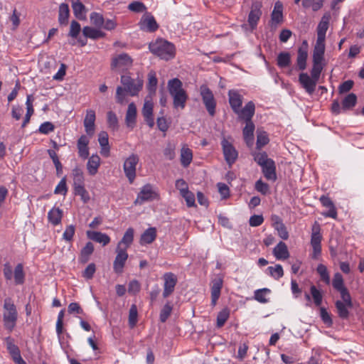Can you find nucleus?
Here are the masks:
<instances>
[{"label": "nucleus", "mask_w": 364, "mask_h": 364, "mask_svg": "<svg viewBox=\"0 0 364 364\" xmlns=\"http://www.w3.org/2000/svg\"><path fill=\"white\" fill-rule=\"evenodd\" d=\"M168 91L173 98L174 109H183L188 99L186 91L183 88V83L178 78H173L168 81Z\"/></svg>", "instance_id": "nucleus-1"}, {"label": "nucleus", "mask_w": 364, "mask_h": 364, "mask_svg": "<svg viewBox=\"0 0 364 364\" xmlns=\"http://www.w3.org/2000/svg\"><path fill=\"white\" fill-rule=\"evenodd\" d=\"M228 95L230 106L232 112L237 116V118L247 114L248 113L246 112L247 109H249L250 113L255 112V105L252 101H249L242 107L243 97L238 90H230Z\"/></svg>", "instance_id": "nucleus-2"}, {"label": "nucleus", "mask_w": 364, "mask_h": 364, "mask_svg": "<svg viewBox=\"0 0 364 364\" xmlns=\"http://www.w3.org/2000/svg\"><path fill=\"white\" fill-rule=\"evenodd\" d=\"M149 49L151 53L165 60L173 58L176 55L174 44L163 38H157L151 42Z\"/></svg>", "instance_id": "nucleus-3"}, {"label": "nucleus", "mask_w": 364, "mask_h": 364, "mask_svg": "<svg viewBox=\"0 0 364 364\" xmlns=\"http://www.w3.org/2000/svg\"><path fill=\"white\" fill-rule=\"evenodd\" d=\"M3 321L5 328L12 331L16 326L18 319L16 306L11 297H6L4 300Z\"/></svg>", "instance_id": "nucleus-4"}, {"label": "nucleus", "mask_w": 364, "mask_h": 364, "mask_svg": "<svg viewBox=\"0 0 364 364\" xmlns=\"http://www.w3.org/2000/svg\"><path fill=\"white\" fill-rule=\"evenodd\" d=\"M247 114L242 117H238V121H242L245 123V127L242 129V135L245 142L248 147H251L254 144V132L255 126L252 122V117L255 115V112L250 113L249 109H247Z\"/></svg>", "instance_id": "nucleus-5"}, {"label": "nucleus", "mask_w": 364, "mask_h": 364, "mask_svg": "<svg viewBox=\"0 0 364 364\" xmlns=\"http://www.w3.org/2000/svg\"><path fill=\"white\" fill-rule=\"evenodd\" d=\"M120 82L123 85L125 92L132 97L138 95L144 85V81L141 78H132L127 75L121 76Z\"/></svg>", "instance_id": "nucleus-6"}, {"label": "nucleus", "mask_w": 364, "mask_h": 364, "mask_svg": "<svg viewBox=\"0 0 364 364\" xmlns=\"http://www.w3.org/2000/svg\"><path fill=\"white\" fill-rule=\"evenodd\" d=\"M200 95L208 113L210 116L214 117L217 102L212 90L206 85H202L200 87Z\"/></svg>", "instance_id": "nucleus-7"}, {"label": "nucleus", "mask_w": 364, "mask_h": 364, "mask_svg": "<svg viewBox=\"0 0 364 364\" xmlns=\"http://www.w3.org/2000/svg\"><path fill=\"white\" fill-rule=\"evenodd\" d=\"M312 232L311 235V245L313 251L311 258L318 259L321 254V240L322 235L321 234V226L316 221L314 222L311 228Z\"/></svg>", "instance_id": "nucleus-8"}, {"label": "nucleus", "mask_w": 364, "mask_h": 364, "mask_svg": "<svg viewBox=\"0 0 364 364\" xmlns=\"http://www.w3.org/2000/svg\"><path fill=\"white\" fill-rule=\"evenodd\" d=\"M139 161V156L136 154H132L126 159L124 163V172L130 183H132L136 178V167Z\"/></svg>", "instance_id": "nucleus-9"}, {"label": "nucleus", "mask_w": 364, "mask_h": 364, "mask_svg": "<svg viewBox=\"0 0 364 364\" xmlns=\"http://www.w3.org/2000/svg\"><path fill=\"white\" fill-rule=\"evenodd\" d=\"M159 197L158 193L153 190L152 185L146 183L141 188L139 193L134 203L135 205H141L144 202L151 201Z\"/></svg>", "instance_id": "nucleus-10"}, {"label": "nucleus", "mask_w": 364, "mask_h": 364, "mask_svg": "<svg viewBox=\"0 0 364 364\" xmlns=\"http://www.w3.org/2000/svg\"><path fill=\"white\" fill-rule=\"evenodd\" d=\"M223 153L226 163L231 166L238 157V151L236 150L232 143L228 141L225 137L221 141Z\"/></svg>", "instance_id": "nucleus-11"}, {"label": "nucleus", "mask_w": 364, "mask_h": 364, "mask_svg": "<svg viewBox=\"0 0 364 364\" xmlns=\"http://www.w3.org/2000/svg\"><path fill=\"white\" fill-rule=\"evenodd\" d=\"M133 59L125 53H120L112 58L111 68L112 70L119 69L122 70H127L132 66Z\"/></svg>", "instance_id": "nucleus-12"}, {"label": "nucleus", "mask_w": 364, "mask_h": 364, "mask_svg": "<svg viewBox=\"0 0 364 364\" xmlns=\"http://www.w3.org/2000/svg\"><path fill=\"white\" fill-rule=\"evenodd\" d=\"M116 253L117 255L113 262V270L117 274H122L129 255L127 250L122 247H117Z\"/></svg>", "instance_id": "nucleus-13"}, {"label": "nucleus", "mask_w": 364, "mask_h": 364, "mask_svg": "<svg viewBox=\"0 0 364 364\" xmlns=\"http://www.w3.org/2000/svg\"><path fill=\"white\" fill-rule=\"evenodd\" d=\"M140 29L145 32L154 33L159 28L154 16L150 13H146L139 23Z\"/></svg>", "instance_id": "nucleus-14"}, {"label": "nucleus", "mask_w": 364, "mask_h": 364, "mask_svg": "<svg viewBox=\"0 0 364 364\" xmlns=\"http://www.w3.org/2000/svg\"><path fill=\"white\" fill-rule=\"evenodd\" d=\"M318 79L309 76L306 73H301L299 76V82L307 93L314 92Z\"/></svg>", "instance_id": "nucleus-15"}, {"label": "nucleus", "mask_w": 364, "mask_h": 364, "mask_svg": "<svg viewBox=\"0 0 364 364\" xmlns=\"http://www.w3.org/2000/svg\"><path fill=\"white\" fill-rule=\"evenodd\" d=\"M163 279L164 280L163 297L167 298L174 291L178 281L177 277L172 272H166L164 274Z\"/></svg>", "instance_id": "nucleus-16"}, {"label": "nucleus", "mask_w": 364, "mask_h": 364, "mask_svg": "<svg viewBox=\"0 0 364 364\" xmlns=\"http://www.w3.org/2000/svg\"><path fill=\"white\" fill-rule=\"evenodd\" d=\"M262 4L259 1H254L252 4L251 11L248 15V23L252 29H255L262 16Z\"/></svg>", "instance_id": "nucleus-17"}, {"label": "nucleus", "mask_w": 364, "mask_h": 364, "mask_svg": "<svg viewBox=\"0 0 364 364\" xmlns=\"http://www.w3.org/2000/svg\"><path fill=\"white\" fill-rule=\"evenodd\" d=\"M307 58L308 43L304 40L297 50L296 66L299 70H304L306 69Z\"/></svg>", "instance_id": "nucleus-18"}, {"label": "nucleus", "mask_w": 364, "mask_h": 364, "mask_svg": "<svg viewBox=\"0 0 364 364\" xmlns=\"http://www.w3.org/2000/svg\"><path fill=\"white\" fill-rule=\"evenodd\" d=\"M95 119L96 115L95 112L92 109H87L86 111V115L83 121L85 131L87 136H92L95 131Z\"/></svg>", "instance_id": "nucleus-19"}, {"label": "nucleus", "mask_w": 364, "mask_h": 364, "mask_svg": "<svg viewBox=\"0 0 364 364\" xmlns=\"http://www.w3.org/2000/svg\"><path fill=\"white\" fill-rule=\"evenodd\" d=\"M90 139L86 135H81L77 141V147L78 149V155L80 158L86 159L88 158L90 152L88 144Z\"/></svg>", "instance_id": "nucleus-20"}, {"label": "nucleus", "mask_w": 364, "mask_h": 364, "mask_svg": "<svg viewBox=\"0 0 364 364\" xmlns=\"http://www.w3.org/2000/svg\"><path fill=\"white\" fill-rule=\"evenodd\" d=\"M283 5L281 2L277 1L274 4V9L271 14V26H276L283 22Z\"/></svg>", "instance_id": "nucleus-21"}, {"label": "nucleus", "mask_w": 364, "mask_h": 364, "mask_svg": "<svg viewBox=\"0 0 364 364\" xmlns=\"http://www.w3.org/2000/svg\"><path fill=\"white\" fill-rule=\"evenodd\" d=\"M223 281L221 278H216L213 280L211 286V304L215 306L218 300L221 289L223 288Z\"/></svg>", "instance_id": "nucleus-22"}, {"label": "nucleus", "mask_w": 364, "mask_h": 364, "mask_svg": "<svg viewBox=\"0 0 364 364\" xmlns=\"http://www.w3.org/2000/svg\"><path fill=\"white\" fill-rule=\"evenodd\" d=\"M86 233L89 239L100 243L103 246H105L110 242V237L106 233L92 230H87Z\"/></svg>", "instance_id": "nucleus-23"}, {"label": "nucleus", "mask_w": 364, "mask_h": 364, "mask_svg": "<svg viewBox=\"0 0 364 364\" xmlns=\"http://www.w3.org/2000/svg\"><path fill=\"white\" fill-rule=\"evenodd\" d=\"M262 171L266 179L275 181L277 180L276 165L274 160L261 166Z\"/></svg>", "instance_id": "nucleus-24"}, {"label": "nucleus", "mask_w": 364, "mask_h": 364, "mask_svg": "<svg viewBox=\"0 0 364 364\" xmlns=\"http://www.w3.org/2000/svg\"><path fill=\"white\" fill-rule=\"evenodd\" d=\"M82 34L85 38L92 40L103 38L106 36V33L101 30L88 26L82 28Z\"/></svg>", "instance_id": "nucleus-25"}, {"label": "nucleus", "mask_w": 364, "mask_h": 364, "mask_svg": "<svg viewBox=\"0 0 364 364\" xmlns=\"http://www.w3.org/2000/svg\"><path fill=\"white\" fill-rule=\"evenodd\" d=\"M72 8L75 16L79 20L86 19V8L80 0H73Z\"/></svg>", "instance_id": "nucleus-26"}, {"label": "nucleus", "mask_w": 364, "mask_h": 364, "mask_svg": "<svg viewBox=\"0 0 364 364\" xmlns=\"http://www.w3.org/2000/svg\"><path fill=\"white\" fill-rule=\"evenodd\" d=\"M156 228H149L141 234L140 244L145 245L152 243L156 240Z\"/></svg>", "instance_id": "nucleus-27"}, {"label": "nucleus", "mask_w": 364, "mask_h": 364, "mask_svg": "<svg viewBox=\"0 0 364 364\" xmlns=\"http://www.w3.org/2000/svg\"><path fill=\"white\" fill-rule=\"evenodd\" d=\"M273 254L277 259H286L289 257L287 245L280 241L273 250Z\"/></svg>", "instance_id": "nucleus-28"}, {"label": "nucleus", "mask_w": 364, "mask_h": 364, "mask_svg": "<svg viewBox=\"0 0 364 364\" xmlns=\"http://www.w3.org/2000/svg\"><path fill=\"white\" fill-rule=\"evenodd\" d=\"M136 107L134 102H131L128 105L125 121L128 127H134L136 123Z\"/></svg>", "instance_id": "nucleus-29"}, {"label": "nucleus", "mask_w": 364, "mask_h": 364, "mask_svg": "<svg viewBox=\"0 0 364 364\" xmlns=\"http://www.w3.org/2000/svg\"><path fill=\"white\" fill-rule=\"evenodd\" d=\"M100 166V158L97 154H92L89 159L87 164L88 173L91 176H95Z\"/></svg>", "instance_id": "nucleus-30"}, {"label": "nucleus", "mask_w": 364, "mask_h": 364, "mask_svg": "<svg viewBox=\"0 0 364 364\" xmlns=\"http://www.w3.org/2000/svg\"><path fill=\"white\" fill-rule=\"evenodd\" d=\"M134 230L132 228H129L124 232L122 240L119 242L117 247H122L127 250L133 242Z\"/></svg>", "instance_id": "nucleus-31"}, {"label": "nucleus", "mask_w": 364, "mask_h": 364, "mask_svg": "<svg viewBox=\"0 0 364 364\" xmlns=\"http://www.w3.org/2000/svg\"><path fill=\"white\" fill-rule=\"evenodd\" d=\"M63 218V210L59 208H53L48 213V219L53 225L60 223Z\"/></svg>", "instance_id": "nucleus-32"}, {"label": "nucleus", "mask_w": 364, "mask_h": 364, "mask_svg": "<svg viewBox=\"0 0 364 364\" xmlns=\"http://www.w3.org/2000/svg\"><path fill=\"white\" fill-rule=\"evenodd\" d=\"M94 252V245L91 242H87L85 246L81 250L80 255L79 257V261L80 263L85 264L89 259L90 255Z\"/></svg>", "instance_id": "nucleus-33"}, {"label": "nucleus", "mask_w": 364, "mask_h": 364, "mask_svg": "<svg viewBox=\"0 0 364 364\" xmlns=\"http://www.w3.org/2000/svg\"><path fill=\"white\" fill-rule=\"evenodd\" d=\"M70 9L68 4L63 3L59 6L58 22L60 25L65 26L68 23Z\"/></svg>", "instance_id": "nucleus-34"}, {"label": "nucleus", "mask_w": 364, "mask_h": 364, "mask_svg": "<svg viewBox=\"0 0 364 364\" xmlns=\"http://www.w3.org/2000/svg\"><path fill=\"white\" fill-rule=\"evenodd\" d=\"M193 160V151L188 147H183L181 150V165L186 168Z\"/></svg>", "instance_id": "nucleus-35"}, {"label": "nucleus", "mask_w": 364, "mask_h": 364, "mask_svg": "<svg viewBox=\"0 0 364 364\" xmlns=\"http://www.w3.org/2000/svg\"><path fill=\"white\" fill-rule=\"evenodd\" d=\"M291 55L289 52H281L277 58V65L280 68H285L291 65Z\"/></svg>", "instance_id": "nucleus-36"}, {"label": "nucleus", "mask_w": 364, "mask_h": 364, "mask_svg": "<svg viewBox=\"0 0 364 364\" xmlns=\"http://www.w3.org/2000/svg\"><path fill=\"white\" fill-rule=\"evenodd\" d=\"M335 306L337 309L338 315L341 319H347L349 317L350 312L348 309L350 308L346 303L337 300L335 302Z\"/></svg>", "instance_id": "nucleus-37"}, {"label": "nucleus", "mask_w": 364, "mask_h": 364, "mask_svg": "<svg viewBox=\"0 0 364 364\" xmlns=\"http://www.w3.org/2000/svg\"><path fill=\"white\" fill-rule=\"evenodd\" d=\"M357 102V96L354 93H350L342 100V109L348 110L353 109Z\"/></svg>", "instance_id": "nucleus-38"}, {"label": "nucleus", "mask_w": 364, "mask_h": 364, "mask_svg": "<svg viewBox=\"0 0 364 364\" xmlns=\"http://www.w3.org/2000/svg\"><path fill=\"white\" fill-rule=\"evenodd\" d=\"M14 282L16 285L23 284L25 281V273L21 264H18L14 272Z\"/></svg>", "instance_id": "nucleus-39"}, {"label": "nucleus", "mask_w": 364, "mask_h": 364, "mask_svg": "<svg viewBox=\"0 0 364 364\" xmlns=\"http://www.w3.org/2000/svg\"><path fill=\"white\" fill-rule=\"evenodd\" d=\"M271 290L268 288L259 289L254 292V299L259 303L266 304L269 299L266 298V295L269 294Z\"/></svg>", "instance_id": "nucleus-40"}, {"label": "nucleus", "mask_w": 364, "mask_h": 364, "mask_svg": "<svg viewBox=\"0 0 364 364\" xmlns=\"http://www.w3.org/2000/svg\"><path fill=\"white\" fill-rule=\"evenodd\" d=\"M325 0H303L302 6L305 9L311 8L314 11L320 10Z\"/></svg>", "instance_id": "nucleus-41"}, {"label": "nucleus", "mask_w": 364, "mask_h": 364, "mask_svg": "<svg viewBox=\"0 0 364 364\" xmlns=\"http://www.w3.org/2000/svg\"><path fill=\"white\" fill-rule=\"evenodd\" d=\"M73 177V186L85 184L83 171L79 167H75L72 171Z\"/></svg>", "instance_id": "nucleus-42"}, {"label": "nucleus", "mask_w": 364, "mask_h": 364, "mask_svg": "<svg viewBox=\"0 0 364 364\" xmlns=\"http://www.w3.org/2000/svg\"><path fill=\"white\" fill-rule=\"evenodd\" d=\"M330 18L331 15L329 13H326L323 14L317 26V33L324 34L326 33V31L328 28Z\"/></svg>", "instance_id": "nucleus-43"}, {"label": "nucleus", "mask_w": 364, "mask_h": 364, "mask_svg": "<svg viewBox=\"0 0 364 364\" xmlns=\"http://www.w3.org/2000/svg\"><path fill=\"white\" fill-rule=\"evenodd\" d=\"M173 310V305L170 301H167L160 311L159 319L162 323H165L170 316Z\"/></svg>", "instance_id": "nucleus-44"}, {"label": "nucleus", "mask_w": 364, "mask_h": 364, "mask_svg": "<svg viewBox=\"0 0 364 364\" xmlns=\"http://www.w3.org/2000/svg\"><path fill=\"white\" fill-rule=\"evenodd\" d=\"M230 317V309L227 307L223 309L217 316V327L221 328L224 326Z\"/></svg>", "instance_id": "nucleus-45"}, {"label": "nucleus", "mask_w": 364, "mask_h": 364, "mask_svg": "<svg viewBox=\"0 0 364 364\" xmlns=\"http://www.w3.org/2000/svg\"><path fill=\"white\" fill-rule=\"evenodd\" d=\"M73 187H74V193L76 196H80L81 200L84 203H87L90 200V198L88 192L87 191V190L85 188V184L79 185V186H73Z\"/></svg>", "instance_id": "nucleus-46"}, {"label": "nucleus", "mask_w": 364, "mask_h": 364, "mask_svg": "<svg viewBox=\"0 0 364 364\" xmlns=\"http://www.w3.org/2000/svg\"><path fill=\"white\" fill-rule=\"evenodd\" d=\"M138 321V311L135 304H132L129 311V326L130 328H134Z\"/></svg>", "instance_id": "nucleus-47"}, {"label": "nucleus", "mask_w": 364, "mask_h": 364, "mask_svg": "<svg viewBox=\"0 0 364 364\" xmlns=\"http://www.w3.org/2000/svg\"><path fill=\"white\" fill-rule=\"evenodd\" d=\"M310 292L313 299L314 303L316 306H319L322 304L323 295L320 290L316 286L312 285L310 287Z\"/></svg>", "instance_id": "nucleus-48"}, {"label": "nucleus", "mask_w": 364, "mask_h": 364, "mask_svg": "<svg viewBox=\"0 0 364 364\" xmlns=\"http://www.w3.org/2000/svg\"><path fill=\"white\" fill-rule=\"evenodd\" d=\"M90 19L91 23L97 28H102L105 23V18L102 14L95 11L90 14Z\"/></svg>", "instance_id": "nucleus-49"}, {"label": "nucleus", "mask_w": 364, "mask_h": 364, "mask_svg": "<svg viewBox=\"0 0 364 364\" xmlns=\"http://www.w3.org/2000/svg\"><path fill=\"white\" fill-rule=\"evenodd\" d=\"M254 160L259 166H265V164L272 161L273 159L269 158L265 151H262L255 154Z\"/></svg>", "instance_id": "nucleus-50"}, {"label": "nucleus", "mask_w": 364, "mask_h": 364, "mask_svg": "<svg viewBox=\"0 0 364 364\" xmlns=\"http://www.w3.org/2000/svg\"><path fill=\"white\" fill-rule=\"evenodd\" d=\"M267 270L269 274L275 279H279L284 275V271L281 264H276L274 267H269Z\"/></svg>", "instance_id": "nucleus-51"}, {"label": "nucleus", "mask_w": 364, "mask_h": 364, "mask_svg": "<svg viewBox=\"0 0 364 364\" xmlns=\"http://www.w3.org/2000/svg\"><path fill=\"white\" fill-rule=\"evenodd\" d=\"M269 141L268 134L266 132H259L257 133V149H260L264 146L267 145Z\"/></svg>", "instance_id": "nucleus-52"}, {"label": "nucleus", "mask_w": 364, "mask_h": 364, "mask_svg": "<svg viewBox=\"0 0 364 364\" xmlns=\"http://www.w3.org/2000/svg\"><path fill=\"white\" fill-rule=\"evenodd\" d=\"M107 124L109 128L113 130L118 129V119L116 114L112 111H109L107 114Z\"/></svg>", "instance_id": "nucleus-53"}, {"label": "nucleus", "mask_w": 364, "mask_h": 364, "mask_svg": "<svg viewBox=\"0 0 364 364\" xmlns=\"http://www.w3.org/2000/svg\"><path fill=\"white\" fill-rule=\"evenodd\" d=\"M128 9L135 13H142L146 11L145 4L139 1H134L128 5Z\"/></svg>", "instance_id": "nucleus-54"}, {"label": "nucleus", "mask_w": 364, "mask_h": 364, "mask_svg": "<svg viewBox=\"0 0 364 364\" xmlns=\"http://www.w3.org/2000/svg\"><path fill=\"white\" fill-rule=\"evenodd\" d=\"M316 271L319 274L321 279L326 284H328L330 283V277L327 267L324 264H320L317 266Z\"/></svg>", "instance_id": "nucleus-55"}, {"label": "nucleus", "mask_w": 364, "mask_h": 364, "mask_svg": "<svg viewBox=\"0 0 364 364\" xmlns=\"http://www.w3.org/2000/svg\"><path fill=\"white\" fill-rule=\"evenodd\" d=\"M80 31H81L80 24L75 20L72 21L70 23V27L68 36L73 38H77Z\"/></svg>", "instance_id": "nucleus-56"}, {"label": "nucleus", "mask_w": 364, "mask_h": 364, "mask_svg": "<svg viewBox=\"0 0 364 364\" xmlns=\"http://www.w3.org/2000/svg\"><path fill=\"white\" fill-rule=\"evenodd\" d=\"M148 84L147 89L149 92H155L157 87L158 80L156 76V73L153 71L150 72L148 75Z\"/></svg>", "instance_id": "nucleus-57"}, {"label": "nucleus", "mask_w": 364, "mask_h": 364, "mask_svg": "<svg viewBox=\"0 0 364 364\" xmlns=\"http://www.w3.org/2000/svg\"><path fill=\"white\" fill-rule=\"evenodd\" d=\"M68 186L66 184V177L64 176L56 186L54 193L55 194H60L63 196H65L68 193Z\"/></svg>", "instance_id": "nucleus-58"}, {"label": "nucleus", "mask_w": 364, "mask_h": 364, "mask_svg": "<svg viewBox=\"0 0 364 364\" xmlns=\"http://www.w3.org/2000/svg\"><path fill=\"white\" fill-rule=\"evenodd\" d=\"M333 287L336 290L339 291L343 288H346L343 282V279L342 275L337 272L334 274L333 281H332Z\"/></svg>", "instance_id": "nucleus-59"}, {"label": "nucleus", "mask_w": 364, "mask_h": 364, "mask_svg": "<svg viewBox=\"0 0 364 364\" xmlns=\"http://www.w3.org/2000/svg\"><path fill=\"white\" fill-rule=\"evenodd\" d=\"M181 196L185 199L188 207L196 206V198L193 193L188 190L181 194Z\"/></svg>", "instance_id": "nucleus-60"}, {"label": "nucleus", "mask_w": 364, "mask_h": 364, "mask_svg": "<svg viewBox=\"0 0 364 364\" xmlns=\"http://www.w3.org/2000/svg\"><path fill=\"white\" fill-rule=\"evenodd\" d=\"M95 272H96L95 264L94 263H90L87 265V267L82 272V276L85 279L89 280V279H91L93 278Z\"/></svg>", "instance_id": "nucleus-61"}, {"label": "nucleus", "mask_w": 364, "mask_h": 364, "mask_svg": "<svg viewBox=\"0 0 364 364\" xmlns=\"http://www.w3.org/2000/svg\"><path fill=\"white\" fill-rule=\"evenodd\" d=\"M338 291L341 294V297L343 300L342 301L343 303H346L348 306L349 308H352L353 307V301H352V299H351L350 294L348 289L346 287V288H343Z\"/></svg>", "instance_id": "nucleus-62"}, {"label": "nucleus", "mask_w": 364, "mask_h": 364, "mask_svg": "<svg viewBox=\"0 0 364 364\" xmlns=\"http://www.w3.org/2000/svg\"><path fill=\"white\" fill-rule=\"evenodd\" d=\"M255 188L257 191L262 195H267L269 191V186L267 183L263 182L261 179L255 182Z\"/></svg>", "instance_id": "nucleus-63"}, {"label": "nucleus", "mask_w": 364, "mask_h": 364, "mask_svg": "<svg viewBox=\"0 0 364 364\" xmlns=\"http://www.w3.org/2000/svg\"><path fill=\"white\" fill-rule=\"evenodd\" d=\"M320 316L323 322L327 326H331L333 324V320L331 318L330 314L323 307H321L320 309Z\"/></svg>", "instance_id": "nucleus-64"}]
</instances>
